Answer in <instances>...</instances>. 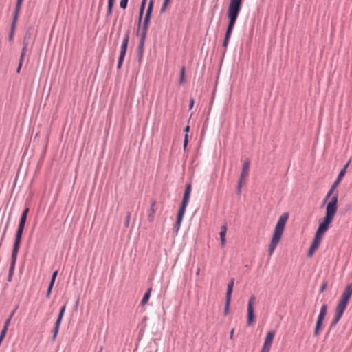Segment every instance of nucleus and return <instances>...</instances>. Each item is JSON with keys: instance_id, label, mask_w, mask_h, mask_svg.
Instances as JSON below:
<instances>
[{"instance_id": "f257e3e1", "label": "nucleus", "mask_w": 352, "mask_h": 352, "mask_svg": "<svg viewBox=\"0 0 352 352\" xmlns=\"http://www.w3.org/2000/svg\"><path fill=\"white\" fill-rule=\"evenodd\" d=\"M352 295V284H348L342 293L341 298L336 307V317L331 323L330 328H333L338 323L342 318Z\"/></svg>"}, {"instance_id": "4468645a", "label": "nucleus", "mask_w": 352, "mask_h": 352, "mask_svg": "<svg viewBox=\"0 0 352 352\" xmlns=\"http://www.w3.org/2000/svg\"><path fill=\"white\" fill-rule=\"evenodd\" d=\"M341 181L336 179V180L333 182V185L331 186L330 190H329L325 199H324V204L327 202L328 199L331 200V198L333 196V194L336 189L337 186L339 185Z\"/></svg>"}, {"instance_id": "5701e85b", "label": "nucleus", "mask_w": 352, "mask_h": 352, "mask_svg": "<svg viewBox=\"0 0 352 352\" xmlns=\"http://www.w3.org/2000/svg\"><path fill=\"white\" fill-rule=\"evenodd\" d=\"M151 291H152V287H149L147 291L146 292V293L144 294L143 298H142V300L141 301V305L142 306H144L145 305L148 300H149V298L151 296Z\"/></svg>"}, {"instance_id": "13d9d810", "label": "nucleus", "mask_w": 352, "mask_h": 352, "mask_svg": "<svg viewBox=\"0 0 352 352\" xmlns=\"http://www.w3.org/2000/svg\"><path fill=\"white\" fill-rule=\"evenodd\" d=\"M189 131V126H187L186 128H185V132L187 133Z\"/></svg>"}, {"instance_id": "79ce46f5", "label": "nucleus", "mask_w": 352, "mask_h": 352, "mask_svg": "<svg viewBox=\"0 0 352 352\" xmlns=\"http://www.w3.org/2000/svg\"><path fill=\"white\" fill-rule=\"evenodd\" d=\"M10 321H11L10 318H8L5 321V322H4V325H3V327H4V328L8 329V326H9V324H10Z\"/></svg>"}, {"instance_id": "412c9836", "label": "nucleus", "mask_w": 352, "mask_h": 352, "mask_svg": "<svg viewBox=\"0 0 352 352\" xmlns=\"http://www.w3.org/2000/svg\"><path fill=\"white\" fill-rule=\"evenodd\" d=\"M151 19L144 18L143 21V25L140 34L147 35V32L149 28Z\"/></svg>"}, {"instance_id": "58836bf2", "label": "nucleus", "mask_w": 352, "mask_h": 352, "mask_svg": "<svg viewBox=\"0 0 352 352\" xmlns=\"http://www.w3.org/2000/svg\"><path fill=\"white\" fill-rule=\"evenodd\" d=\"M168 4H166L165 3H163L161 9H160V14H163L166 11V8Z\"/></svg>"}, {"instance_id": "6e6d98bb", "label": "nucleus", "mask_w": 352, "mask_h": 352, "mask_svg": "<svg viewBox=\"0 0 352 352\" xmlns=\"http://www.w3.org/2000/svg\"><path fill=\"white\" fill-rule=\"evenodd\" d=\"M14 313H15V311H13L11 312V314H10V315L9 316V318H10L11 320H12V318L13 317Z\"/></svg>"}, {"instance_id": "20e7f679", "label": "nucleus", "mask_w": 352, "mask_h": 352, "mask_svg": "<svg viewBox=\"0 0 352 352\" xmlns=\"http://www.w3.org/2000/svg\"><path fill=\"white\" fill-rule=\"evenodd\" d=\"M338 199V194L336 193L333 195L326 207L325 216L322 221L329 224V226L332 223L337 212Z\"/></svg>"}, {"instance_id": "09e8293b", "label": "nucleus", "mask_w": 352, "mask_h": 352, "mask_svg": "<svg viewBox=\"0 0 352 352\" xmlns=\"http://www.w3.org/2000/svg\"><path fill=\"white\" fill-rule=\"evenodd\" d=\"M194 99L193 98H191L190 99V109H191L192 107H193V105H194Z\"/></svg>"}, {"instance_id": "c9c22d12", "label": "nucleus", "mask_w": 352, "mask_h": 352, "mask_svg": "<svg viewBox=\"0 0 352 352\" xmlns=\"http://www.w3.org/2000/svg\"><path fill=\"white\" fill-rule=\"evenodd\" d=\"M53 286H54V285H51V284L49 285V287H48V289H47V294H46V298H50V295H51V292H52V289L53 288Z\"/></svg>"}, {"instance_id": "72a5a7b5", "label": "nucleus", "mask_w": 352, "mask_h": 352, "mask_svg": "<svg viewBox=\"0 0 352 352\" xmlns=\"http://www.w3.org/2000/svg\"><path fill=\"white\" fill-rule=\"evenodd\" d=\"M57 275H58V271L56 270L52 274V278H51L50 284H51V285H54V282H55V280L56 278Z\"/></svg>"}, {"instance_id": "a211bd4d", "label": "nucleus", "mask_w": 352, "mask_h": 352, "mask_svg": "<svg viewBox=\"0 0 352 352\" xmlns=\"http://www.w3.org/2000/svg\"><path fill=\"white\" fill-rule=\"evenodd\" d=\"M329 226H330L329 224L322 221L319 224L316 233L323 236L324 234L328 230Z\"/></svg>"}, {"instance_id": "dca6fc26", "label": "nucleus", "mask_w": 352, "mask_h": 352, "mask_svg": "<svg viewBox=\"0 0 352 352\" xmlns=\"http://www.w3.org/2000/svg\"><path fill=\"white\" fill-rule=\"evenodd\" d=\"M250 168V160H247L243 164L242 166V171L240 175V178L241 179H245V178L247 177Z\"/></svg>"}, {"instance_id": "a18cd8bd", "label": "nucleus", "mask_w": 352, "mask_h": 352, "mask_svg": "<svg viewBox=\"0 0 352 352\" xmlns=\"http://www.w3.org/2000/svg\"><path fill=\"white\" fill-rule=\"evenodd\" d=\"M151 14H152V12H149V10H146L144 18L151 19Z\"/></svg>"}, {"instance_id": "3c124183", "label": "nucleus", "mask_w": 352, "mask_h": 352, "mask_svg": "<svg viewBox=\"0 0 352 352\" xmlns=\"http://www.w3.org/2000/svg\"><path fill=\"white\" fill-rule=\"evenodd\" d=\"M22 64H23V63H19V66H18V68H17V70H16V72H17V73H19V72H20L21 68V67H22Z\"/></svg>"}, {"instance_id": "bb28decb", "label": "nucleus", "mask_w": 352, "mask_h": 352, "mask_svg": "<svg viewBox=\"0 0 352 352\" xmlns=\"http://www.w3.org/2000/svg\"><path fill=\"white\" fill-rule=\"evenodd\" d=\"M60 326V323H58V322H56L55 323V325H54V330H53V336H52V340H55L56 338V336H57V334L58 333V330H59Z\"/></svg>"}, {"instance_id": "49530a36", "label": "nucleus", "mask_w": 352, "mask_h": 352, "mask_svg": "<svg viewBox=\"0 0 352 352\" xmlns=\"http://www.w3.org/2000/svg\"><path fill=\"white\" fill-rule=\"evenodd\" d=\"M8 224H9V223L8 222L6 226V227H5V229L3 230V235H2V237H1V241L3 239V238H4L5 235H6V230H7L8 227Z\"/></svg>"}, {"instance_id": "4c0bfd02", "label": "nucleus", "mask_w": 352, "mask_h": 352, "mask_svg": "<svg viewBox=\"0 0 352 352\" xmlns=\"http://www.w3.org/2000/svg\"><path fill=\"white\" fill-rule=\"evenodd\" d=\"M14 24H12L10 33L9 35V40L12 41L13 38V34H14Z\"/></svg>"}, {"instance_id": "cd10ccee", "label": "nucleus", "mask_w": 352, "mask_h": 352, "mask_svg": "<svg viewBox=\"0 0 352 352\" xmlns=\"http://www.w3.org/2000/svg\"><path fill=\"white\" fill-rule=\"evenodd\" d=\"M28 40L27 35H26L23 41V47H22V50H21V53H23V54H25L26 52L28 50Z\"/></svg>"}, {"instance_id": "5fc2aeb1", "label": "nucleus", "mask_w": 352, "mask_h": 352, "mask_svg": "<svg viewBox=\"0 0 352 352\" xmlns=\"http://www.w3.org/2000/svg\"><path fill=\"white\" fill-rule=\"evenodd\" d=\"M22 2H23V0H17L16 3H18V7H21Z\"/></svg>"}, {"instance_id": "1a4fd4ad", "label": "nucleus", "mask_w": 352, "mask_h": 352, "mask_svg": "<svg viewBox=\"0 0 352 352\" xmlns=\"http://www.w3.org/2000/svg\"><path fill=\"white\" fill-rule=\"evenodd\" d=\"M322 236L316 233L315 234V236H314V240L311 244V246L309 249V251H308V253H307V256L308 257H311L314 254V253L315 252V251L318 249V248L319 247L320 243H321V241H322Z\"/></svg>"}, {"instance_id": "c756f323", "label": "nucleus", "mask_w": 352, "mask_h": 352, "mask_svg": "<svg viewBox=\"0 0 352 352\" xmlns=\"http://www.w3.org/2000/svg\"><path fill=\"white\" fill-rule=\"evenodd\" d=\"M131 212H127L126 219H125V222H124V226L126 228H128L129 226V222H130V219H131Z\"/></svg>"}, {"instance_id": "bf43d9fd", "label": "nucleus", "mask_w": 352, "mask_h": 352, "mask_svg": "<svg viewBox=\"0 0 352 352\" xmlns=\"http://www.w3.org/2000/svg\"><path fill=\"white\" fill-rule=\"evenodd\" d=\"M103 347L101 346L98 352H102Z\"/></svg>"}, {"instance_id": "f03ea898", "label": "nucleus", "mask_w": 352, "mask_h": 352, "mask_svg": "<svg viewBox=\"0 0 352 352\" xmlns=\"http://www.w3.org/2000/svg\"><path fill=\"white\" fill-rule=\"evenodd\" d=\"M243 0H230L228 10L229 23L226 30L225 38L230 39L237 17L240 12Z\"/></svg>"}, {"instance_id": "a19ab883", "label": "nucleus", "mask_w": 352, "mask_h": 352, "mask_svg": "<svg viewBox=\"0 0 352 352\" xmlns=\"http://www.w3.org/2000/svg\"><path fill=\"white\" fill-rule=\"evenodd\" d=\"M327 287V283L324 282L320 287V292L321 293L323 292L326 289Z\"/></svg>"}, {"instance_id": "473e14b6", "label": "nucleus", "mask_w": 352, "mask_h": 352, "mask_svg": "<svg viewBox=\"0 0 352 352\" xmlns=\"http://www.w3.org/2000/svg\"><path fill=\"white\" fill-rule=\"evenodd\" d=\"M154 3H155V0H149L148 8H147L146 10H149V12H153Z\"/></svg>"}, {"instance_id": "f8f14e48", "label": "nucleus", "mask_w": 352, "mask_h": 352, "mask_svg": "<svg viewBox=\"0 0 352 352\" xmlns=\"http://www.w3.org/2000/svg\"><path fill=\"white\" fill-rule=\"evenodd\" d=\"M24 228L18 227L12 250L19 251Z\"/></svg>"}, {"instance_id": "ea45409f", "label": "nucleus", "mask_w": 352, "mask_h": 352, "mask_svg": "<svg viewBox=\"0 0 352 352\" xmlns=\"http://www.w3.org/2000/svg\"><path fill=\"white\" fill-rule=\"evenodd\" d=\"M7 331H8V329L3 327V329H1V333H0V337H1L2 338H4L6 336V334L7 333Z\"/></svg>"}, {"instance_id": "2f4dec72", "label": "nucleus", "mask_w": 352, "mask_h": 352, "mask_svg": "<svg viewBox=\"0 0 352 352\" xmlns=\"http://www.w3.org/2000/svg\"><path fill=\"white\" fill-rule=\"evenodd\" d=\"M243 181H244V179H241V178H239L238 185H237L238 194L241 193Z\"/></svg>"}, {"instance_id": "9b49d317", "label": "nucleus", "mask_w": 352, "mask_h": 352, "mask_svg": "<svg viewBox=\"0 0 352 352\" xmlns=\"http://www.w3.org/2000/svg\"><path fill=\"white\" fill-rule=\"evenodd\" d=\"M129 36H130V30L128 29L124 35V38H123V40L122 42L120 52V56L124 57L126 55L127 46H128V43H129Z\"/></svg>"}, {"instance_id": "a878e982", "label": "nucleus", "mask_w": 352, "mask_h": 352, "mask_svg": "<svg viewBox=\"0 0 352 352\" xmlns=\"http://www.w3.org/2000/svg\"><path fill=\"white\" fill-rule=\"evenodd\" d=\"M65 309H66V305H63V306L60 308V311H59V314H58V318H57V319H56V322L61 323V321H62L63 317V316H64V314H65Z\"/></svg>"}, {"instance_id": "c85d7f7f", "label": "nucleus", "mask_w": 352, "mask_h": 352, "mask_svg": "<svg viewBox=\"0 0 352 352\" xmlns=\"http://www.w3.org/2000/svg\"><path fill=\"white\" fill-rule=\"evenodd\" d=\"M184 77H185V67H182L181 69V74H180V83L182 84L184 82Z\"/></svg>"}, {"instance_id": "de8ad7c7", "label": "nucleus", "mask_w": 352, "mask_h": 352, "mask_svg": "<svg viewBox=\"0 0 352 352\" xmlns=\"http://www.w3.org/2000/svg\"><path fill=\"white\" fill-rule=\"evenodd\" d=\"M25 56V54H23V53H21L19 63H23V62L24 60Z\"/></svg>"}, {"instance_id": "0eeeda50", "label": "nucleus", "mask_w": 352, "mask_h": 352, "mask_svg": "<svg viewBox=\"0 0 352 352\" xmlns=\"http://www.w3.org/2000/svg\"><path fill=\"white\" fill-rule=\"evenodd\" d=\"M256 301V297L252 295L250 297L248 303V319L247 324L248 326H252L255 320V316L254 311V305Z\"/></svg>"}, {"instance_id": "2eb2a0df", "label": "nucleus", "mask_w": 352, "mask_h": 352, "mask_svg": "<svg viewBox=\"0 0 352 352\" xmlns=\"http://www.w3.org/2000/svg\"><path fill=\"white\" fill-rule=\"evenodd\" d=\"M227 232V223H225L221 228V232L219 233L220 239H221V247H224L226 244V235Z\"/></svg>"}, {"instance_id": "e433bc0d", "label": "nucleus", "mask_w": 352, "mask_h": 352, "mask_svg": "<svg viewBox=\"0 0 352 352\" xmlns=\"http://www.w3.org/2000/svg\"><path fill=\"white\" fill-rule=\"evenodd\" d=\"M124 58V57L119 56V59H118V65H117L118 69L121 68Z\"/></svg>"}, {"instance_id": "aec40b11", "label": "nucleus", "mask_w": 352, "mask_h": 352, "mask_svg": "<svg viewBox=\"0 0 352 352\" xmlns=\"http://www.w3.org/2000/svg\"><path fill=\"white\" fill-rule=\"evenodd\" d=\"M28 212H29V208H26L23 211L22 214L21 216V219H20V221H19L18 227H21V228H25V222H26V220H27V216H28Z\"/></svg>"}, {"instance_id": "37998d69", "label": "nucleus", "mask_w": 352, "mask_h": 352, "mask_svg": "<svg viewBox=\"0 0 352 352\" xmlns=\"http://www.w3.org/2000/svg\"><path fill=\"white\" fill-rule=\"evenodd\" d=\"M229 40L230 39H227V38H224V41H223V47L225 48V50H226L228 45V43H229Z\"/></svg>"}, {"instance_id": "7ed1b4c3", "label": "nucleus", "mask_w": 352, "mask_h": 352, "mask_svg": "<svg viewBox=\"0 0 352 352\" xmlns=\"http://www.w3.org/2000/svg\"><path fill=\"white\" fill-rule=\"evenodd\" d=\"M287 219L288 214L284 213L279 217L278 222L276 223L268 248V253L270 256L274 254L276 246L281 239Z\"/></svg>"}, {"instance_id": "7c9ffc66", "label": "nucleus", "mask_w": 352, "mask_h": 352, "mask_svg": "<svg viewBox=\"0 0 352 352\" xmlns=\"http://www.w3.org/2000/svg\"><path fill=\"white\" fill-rule=\"evenodd\" d=\"M128 1L129 0H120V7L122 9L125 10L126 8V7H127Z\"/></svg>"}, {"instance_id": "393cba45", "label": "nucleus", "mask_w": 352, "mask_h": 352, "mask_svg": "<svg viewBox=\"0 0 352 352\" xmlns=\"http://www.w3.org/2000/svg\"><path fill=\"white\" fill-rule=\"evenodd\" d=\"M350 162H348L343 167V168L340 170V172L338 174V176L337 177V179L340 181H341L343 178V177L344 176L345 173H346V168H348L349 166V164Z\"/></svg>"}, {"instance_id": "4be33fe9", "label": "nucleus", "mask_w": 352, "mask_h": 352, "mask_svg": "<svg viewBox=\"0 0 352 352\" xmlns=\"http://www.w3.org/2000/svg\"><path fill=\"white\" fill-rule=\"evenodd\" d=\"M18 252H19V251L12 250V261H11V264H10V274L12 273V272L14 269V266H15V264H16Z\"/></svg>"}, {"instance_id": "864d4df0", "label": "nucleus", "mask_w": 352, "mask_h": 352, "mask_svg": "<svg viewBox=\"0 0 352 352\" xmlns=\"http://www.w3.org/2000/svg\"><path fill=\"white\" fill-rule=\"evenodd\" d=\"M19 9H20V7H18V3H16V9H15V13H19Z\"/></svg>"}, {"instance_id": "b1692460", "label": "nucleus", "mask_w": 352, "mask_h": 352, "mask_svg": "<svg viewBox=\"0 0 352 352\" xmlns=\"http://www.w3.org/2000/svg\"><path fill=\"white\" fill-rule=\"evenodd\" d=\"M115 0H108L107 11L106 14L107 17H109L112 14L113 7Z\"/></svg>"}, {"instance_id": "f3484780", "label": "nucleus", "mask_w": 352, "mask_h": 352, "mask_svg": "<svg viewBox=\"0 0 352 352\" xmlns=\"http://www.w3.org/2000/svg\"><path fill=\"white\" fill-rule=\"evenodd\" d=\"M155 201H153L151 204V207L149 210H148V221L150 223H152L154 221L155 219Z\"/></svg>"}, {"instance_id": "39448f33", "label": "nucleus", "mask_w": 352, "mask_h": 352, "mask_svg": "<svg viewBox=\"0 0 352 352\" xmlns=\"http://www.w3.org/2000/svg\"><path fill=\"white\" fill-rule=\"evenodd\" d=\"M192 190V184L188 183L186 185L185 192L183 196L182 201L177 214V219H183L184 215L186 212L187 205L189 202L190 193Z\"/></svg>"}, {"instance_id": "ddd939ff", "label": "nucleus", "mask_w": 352, "mask_h": 352, "mask_svg": "<svg viewBox=\"0 0 352 352\" xmlns=\"http://www.w3.org/2000/svg\"><path fill=\"white\" fill-rule=\"evenodd\" d=\"M146 35L140 34V39L138 47V56L139 60L142 57L144 49V43L146 41Z\"/></svg>"}, {"instance_id": "052dcab7", "label": "nucleus", "mask_w": 352, "mask_h": 352, "mask_svg": "<svg viewBox=\"0 0 352 352\" xmlns=\"http://www.w3.org/2000/svg\"><path fill=\"white\" fill-rule=\"evenodd\" d=\"M170 0H164V3L168 4Z\"/></svg>"}, {"instance_id": "6e6552de", "label": "nucleus", "mask_w": 352, "mask_h": 352, "mask_svg": "<svg viewBox=\"0 0 352 352\" xmlns=\"http://www.w3.org/2000/svg\"><path fill=\"white\" fill-rule=\"evenodd\" d=\"M234 283V279L232 278L228 284L227 292L226 296V305L224 308V315L226 316L229 313L230 305L231 302V296L233 291V287Z\"/></svg>"}, {"instance_id": "c03bdc74", "label": "nucleus", "mask_w": 352, "mask_h": 352, "mask_svg": "<svg viewBox=\"0 0 352 352\" xmlns=\"http://www.w3.org/2000/svg\"><path fill=\"white\" fill-rule=\"evenodd\" d=\"M188 144V135L186 134L184 141V148H186V146Z\"/></svg>"}, {"instance_id": "6ab92c4d", "label": "nucleus", "mask_w": 352, "mask_h": 352, "mask_svg": "<svg viewBox=\"0 0 352 352\" xmlns=\"http://www.w3.org/2000/svg\"><path fill=\"white\" fill-rule=\"evenodd\" d=\"M146 1H147V0H142V2H141L140 13H139V19H138V33L139 32L140 29V24H141L143 14H144V11L145 9V6L146 4Z\"/></svg>"}, {"instance_id": "423d86ee", "label": "nucleus", "mask_w": 352, "mask_h": 352, "mask_svg": "<svg viewBox=\"0 0 352 352\" xmlns=\"http://www.w3.org/2000/svg\"><path fill=\"white\" fill-rule=\"evenodd\" d=\"M327 313V305L324 304L320 309L319 315L317 318L315 329L314 331V336L317 337L322 328V322L324 317Z\"/></svg>"}, {"instance_id": "603ef678", "label": "nucleus", "mask_w": 352, "mask_h": 352, "mask_svg": "<svg viewBox=\"0 0 352 352\" xmlns=\"http://www.w3.org/2000/svg\"><path fill=\"white\" fill-rule=\"evenodd\" d=\"M234 331V329H232L231 330V331H230V339H232V338H233Z\"/></svg>"}, {"instance_id": "f704fd0d", "label": "nucleus", "mask_w": 352, "mask_h": 352, "mask_svg": "<svg viewBox=\"0 0 352 352\" xmlns=\"http://www.w3.org/2000/svg\"><path fill=\"white\" fill-rule=\"evenodd\" d=\"M182 221V219H177L176 223L175 225V229L176 230V231H177L180 228Z\"/></svg>"}, {"instance_id": "8fccbe9b", "label": "nucleus", "mask_w": 352, "mask_h": 352, "mask_svg": "<svg viewBox=\"0 0 352 352\" xmlns=\"http://www.w3.org/2000/svg\"><path fill=\"white\" fill-rule=\"evenodd\" d=\"M17 16H18L17 13H15L14 16V19H13L12 24H14V25H15V23H16V19H17Z\"/></svg>"}, {"instance_id": "4d7b16f0", "label": "nucleus", "mask_w": 352, "mask_h": 352, "mask_svg": "<svg viewBox=\"0 0 352 352\" xmlns=\"http://www.w3.org/2000/svg\"><path fill=\"white\" fill-rule=\"evenodd\" d=\"M199 273H200V269H199V268H198V269L197 270V272H196V275H197V276H198V275L199 274Z\"/></svg>"}, {"instance_id": "9d476101", "label": "nucleus", "mask_w": 352, "mask_h": 352, "mask_svg": "<svg viewBox=\"0 0 352 352\" xmlns=\"http://www.w3.org/2000/svg\"><path fill=\"white\" fill-rule=\"evenodd\" d=\"M274 336V330L268 331L261 352H270Z\"/></svg>"}]
</instances>
